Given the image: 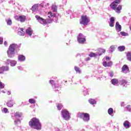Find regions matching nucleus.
<instances>
[{"label": "nucleus", "mask_w": 131, "mask_h": 131, "mask_svg": "<svg viewBox=\"0 0 131 131\" xmlns=\"http://www.w3.org/2000/svg\"><path fill=\"white\" fill-rule=\"evenodd\" d=\"M6 23L7 25L11 26L12 25V19L11 18H7L6 19Z\"/></svg>", "instance_id": "33"}, {"label": "nucleus", "mask_w": 131, "mask_h": 131, "mask_svg": "<svg viewBox=\"0 0 131 131\" xmlns=\"http://www.w3.org/2000/svg\"><path fill=\"white\" fill-rule=\"evenodd\" d=\"M105 60L106 61H108V60H110V57H108V56H106V58H105Z\"/></svg>", "instance_id": "52"}, {"label": "nucleus", "mask_w": 131, "mask_h": 131, "mask_svg": "<svg viewBox=\"0 0 131 131\" xmlns=\"http://www.w3.org/2000/svg\"><path fill=\"white\" fill-rule=\"evenodd\" d=\"M78 116L82 119L84 122H89L90 121V114L88 113H80L78 114Z\"/></svg>", "instance_id": "6"}, {"label": "nucleus", "mask_w": 131, "mask_h": 131, "mask_svg": "<svg viewBox=\"0 0 131 131\" xmlns=\"http://www.w3.org/2000/svg\"><path fill=\"white\" fill-rule=\"evenodd\" d=\"M4 72H5V71H4V69L2 67L0 68V74H3V73H4Z\"/></svg>", "instance_id": "43"}, {"label": "nucleus", "mask_w": 131, "mask_h": 131, "mask_svg": "<svg viewBox=\"0 0 131 131\" xmlns=\"http://www.w3.org/2000/svg\"><path fill=\"white\" fill-rule=\"evenodd\" d=\"M115 28L117 32H120L121 31V25L119 24L118 21H117L116 23Z\"/></svg>", "instance_id": "17"}, {"label": "nucleus", "mask_w": 131, "mask_h": 131, "mask_svg": "<svg viewBox=\"0 0 131 131\" xmlns=\"http://www.w3.org/2000/svg\"><path fill=\"white\" fill-rule=\"evenodd\" d=\"M45 5H46L45 2H42L40 4H34L32 7L31 10L32 11H33V12H36L38 11V7H41V8H43Z\"/></svg>", "instance_id": "9"}, {"label": "nucleus", "mask_w": 131, "mask_h": 131, "mask_svg": "<svg viewBox=\"0 0 131 131\" xmlns=\"http://www.w3.org/2000/svg\"><path fill=\"white\" fill-rule=\"evenodd\" d=\"M115 112L113 110V108H110L108 109L107 110V113L108 115H110V116H111L112 117H113V116H114V113Z\"/></svg>", "instance_id": "22"}, {"label": "nucleus", "mask_w": 131, "mask_h": 131, "mask_svg": "<svg viewBox=\"0 0 131 131\" xmlns=\"http://www.w3.org/2000/svg\"><path fill=\"white\" fill-rule=\"evenodd\" d=\"M17 68L18 70H23V68L21 66L17 67Z\"/></svg>", "instance_id": "49"}, {"label": "nucleus", "mask_w": 131, "mask_h": 131, "mask_svg": "<svg viewBox=\"0 0 131 131\" xmlns=\"http://www.w3.org/2000/svg\"><path fill=\"white\" fill-rule=\"evenodd\" d=\"M4 45L5 46V47H7L8 46V42L7 41H5Z\"/></svg>", "instance_id": "53"}, {"label": "nucleus", "mask_w": 131, "mask_h": 131, "mask_svg": "<svg viewBox=\"0 0 131 131\" xmlns=\"http://www.w3.org/2000/svg\"><path fill=\"white\" fill-rule=\"evenodd\" d=\"M7 0H2V2H6Z\"/></svg>", "instance_id": "56"}, {"label": "nucleus", "mask_w": 131, "mask_h": 131, "mask_svg": "<svg viewBox=\"0 0 131 131\" xmlns=\"http://www.w3.org/2000/svg\"><path fill=\"white\" fill-rule=\"evenodd\" d=\"M119 82L121 85H122L124 88H127V85H128V82L125 79H122L119 81Z\"/></svg>", "instance_id": "13"}, {"label": "nucleus", "mask_w": 131, "mask_h": 131, "mask_svg": "<svg viewBox=\"0 0 131 131\" xmlns=\"http://www.w3.org/2000/svg\"><path fill=\"white\" fill-rule=\"evenodd\" d=\"M109 76H111V77H113L114 74H113V72H110L109 73Z\"/></svg>", "instance_id": "45"}, {"label": "nucleus", "mask_w": 131, "mask_h": 131, "mask_svg": "<svg viewBox=\"0 0 131 131\" xmlns=\"http://www.w3.org/2000/svg\"><path fill=\"white\" fill-rule=\"evenodd\" d=\"M5 88V84L0 81V89H4Z\"/></svg>", "instance_id": "42"}, {"label": "nucleus", "mask_w": 131, "mask_h": 131, "mask_svg": "<svg viewBox=\"0 0 131 131\" xmlns=\"http://www.w3.org/2000/svg\"><path fill=\"white\" fill-rule=\"evenodd\" d=\"M111 82L113 85H116V86H117V85H118V80L117 79H112Z\"/></svg>", "instance_id": "25"}, {"label": "nucleus", "mask_w": 131, "mask_h": 131, "mask_svg": "<svg viewBox=\"0 0 131 131\" xmlns=\"http://www.w3.org/2000/svg\"><path fill=\"white\" fill-rule=\"evenodd\" d=\"M113 64V63H112V61H110L108 62H107L106 61H103L102 63V65L104 67H111V66H112Z\"/></svg>", "instance_id": "21"}, {"label": "nucleus", "mask_w": 131, "mask_h": 131, "mask_svg": "<svg viewBox=\"0 0 131 131\" xmlns=\"http://www.w3.org/2000/svg\"><path fill=\"white\" fill-rule=\"evenodd\" d=\"M122 104H123V102H122Z\"/></svg>", "instance_id": "58"}, {"label": "nucleus", "mask_w": 131, "mask_h": 131, "mask_svg": "<svg viewBox=\"0 0 131 131\" xmlns=\"http://www.w3.org/2000/svg\"><path fill=\"white\" fill-rule=\"evenodd\" d=\"M74 69L77 73H79V74H80V73H81V70H80V69L79 68H78L76 66H75Z\"/></svg>", "instance_id": "32"}, {"label": "nucleus", "mask_w": 131, "mask_h": 131, "mask_svg": "<svg viewBox=\"0 0 131 131\" xmlns=\"http://www.w3.org/2000/svg\"><path fill=\"white\" fill-rule=\"evenodd\" d=\"M120 0H115L110 5L111 8L114 10L117 14H120V12L122 9V6L118 5L119 4H120Z\"/></svg>", "instance_id": "3"}, {"label": "nucleus", "mask_w": 131, "mask_h": 131, "mask_svg": "<svg viewBox=\"0 0 131 131\" xmlns=\"http://www.w3.org/2000/svg\"><path fill=\"white\" fill-rule=\"evenodd\" d=\"M49 83L52 85L53 89H54L55 91H58L57 87L56 86V82L53 80H50Z\"/></svg>", "instance_id": "19"}, {"label": "nucleus", "mask_w": 131, "mask_h": 131, "mask_svg": "<svg viewBox=\"0 0 131 131\" xmlns=\"http://www.w3.org/2000/svg\"><path fill=\"white\" fill-rule=\"evenodd\" d=\"M62 4L66 5L67 4V0H62Z\"/></svg>", "instance_id": "47"}, {"label": "nucleus", "mask_w": 131, "mask_h": 131, "mask_svg": "<svg viewBox=\"0 0 131 131\" xmlns=\"http://www.w3.org/2000/svg\"><path fill=\"white\" fill-rule=\"evenodd\" d=\"M26 34H27V35H29V36H31V35H32V34L33 33V31L31 28H28L26 30Z\"/></svg>", "instance_id": "20"}, {"label": "nucleus", "mask_w": 131, "mask_h": 131, "mask_svg": "<svg viewBox=\"0 0 131 131\" xmlns=\"http://www.w3.org/2000/svg\"><path fill=\"white\" fill-rule=\"evenodd\" d=\"M6 65H10L11 67H14L17 65V61L15 60L7 59L5 61Z\"/></svg>", "instance_id": "12"}, {"label": "nucleus", "mask_w": 131, "mask_h": 131, "mask_svg": "<svg viewBox=\"0 0 131 131\" xmlns=\"http://www.w3.org/2000/svg\"><path fill=\"white\" fill-rule=\"evenodd\" d=\"M122 72H123V73H128V72H129V69H128V67H127V65L124 64L122 67Z\"/></svg>", "instance_id": "15"}, {"label": "nucleus", "mask_w": 131, "mask_h": 131, "mask_svg": "<svg viewBox=\"0 0 131 131\" xmlns=\"http://www.w3.org/2000/svg\"><path fill=\"white\" fill-rule=\"evenodd\" d=\"M57 9V6L55 5H53L52 7V10L53 11V12H56Z\"/></svg>", "instance_id": "36"}, {"label": "nucleus", "mask_w": 131, "mask_h": 131, "mask_svg": "<svg viewBox=\"0 0 131 131\" xmlns=\"http://www.w3.org/2000/svg\"><path fill=\"white\" fill-rule=\"evenodd\" d=\"M83 94H84V96H86V95H88V91H84L83 92Z\"/></svg>", "instance_id": "50"}, {"label": "nucleus", "mask_w": 131, "mask_h": 131, "mask_svg": "<svg viewBox=\"0 0 131 131\" xmlns=\"http://www.w3.org/2000/svg\"><path fill=\"white\" fill-rule=\"evenodd\" d=\"M90 60H91V58L90 57H87L85 59V61L86 62H88V61H90Z\"/></svg>", "instance_id": "48"}, {"label": "nucleus", "mask_w": 131, "mask_h": 131, "mask_svg": "<svg viewBox=\"0 0 131 131\" xmlns=\"http://www.w3.org/2000/svg\"><path fill=\"white\" fill-rule=\"evenodd\" d=\"M114 22H115V18H114V17H111L110 18L109 23L110 27H114Z\"/></svg>", "instance_id": "16"}, {"label": "nucleus", "mask_w": 131, "mask_h": 131, "mask_svg": "<svg viewBox=\"0 0 131 131\" xmlns=\"http://www.w3.org/2000/svg\"><path fill=\"white\" fill-rule=\"evenodd\" d=\"M15 104V102H14V99H12L11 98L10 100H8V102L6 103L7 106L9 107H12Z\"/></svg>", "instance_id": "14"}, {"label": "nucleus", "mask_w": 131, "mask_h": 131, "mask_svg": "<svg viewBox=\"0 0 131 131\" xmlns=\"http://www.w3.org/2000/svg\"><path fill=\"white\" fill-rule=\"evenodd\" d=\"M61 117L64 119V120L68 121L71 118L70 113L67 110H62L61 112Z\"/></svg>", "instance_id": "4"}, {"label": "nucleus", "mask_w": 131, "mask_h": 131, "mask_svg": "<svg viewBox=\"0 0 131 131\" xmlns=\"http://www.w3.org/2000/svg\"><path fill=\"white\" fill-rule=\"evenodd\" d=\"M26 59V58L23 55H19L18 57V61H20V62H24V61H25Z\"/></svg>", "instance_id": "24"}, {"label": "nucleus", "mask_w": 131, "mask_h": 131, "mask_svg": "<svg viewBox=\"0 0 131 131\" xmlns=\"http://www.w3.org/2000/svg\"><path fill=\"white\" fill-rule=\"evenodd\" d=\"M126 57L128 61H130L131 62V52H127Z\"/></svg>", "instance_id": "29"}, {"label": "nucleus", "mask_w": 131, "mask_h": 131, "mask_svg": "<svg viewBox=\"0 0 131 131\" xmlns=\"http://www.w3.org/2000/svg\"><path fill=\"white\" fill-rule=\"evenodd\" d=\"M10 94H11V92H10V91H8L7 92V95H8V96L10 95Z\"/></svg>", "instance_id": "55"}, {"label": "nucleus", "mask_w": 131, "mask_h": 131, "mask_svg": "<svg viewBox=\"0 0 131 131\" xmlns=\"http://www.w3.org/2000/svg\"><path fill=\"white\" fill-rule=\"evenodd\" d=\"M19 51H20V46L16 43L11 44L7 52L8 58H14L15 54L18 53Z\"/></svg>", "instance_id": "1"}, {"label": "nucleus", "mask_w": 131, "mask_h": 131, "mask_svg": "<svg viewBox=\"0 0 131 131\" xmlns=\"http://www.w3.org/2000/svg\"><path fill=\"white\" fill-rule=\"evenodd\" d=\"M3 42H4V38L0 37V45H3Z\"/></svg>", "instance_id": "44"}, {"label": "nucleus", "mask_w": 131, "mask_h": 131, "mask_svg": "<svg viewBox=\"0 0 131 131\" xmlns=\"http://www.w3.org/2000/svg\"><path fill=\"white\" fill-rule=\"evenodd\" d=\"M2 111L3 113H8L9 112H8V108L4 107L3 110H2Z\"/></svg>", "instance_id": "41"}, {"label": "nucleus", "mask_w": 131, "mask_h": 131, "mask_svg": "<svg viewBox=\"0 0 131 131\" xmlns=\"http://www.w3.org/2000/svg\"><path fill=\"white\" fill-rule=\"evenodd\" d=\"M56 16V14L52 12H49L48 13V18H55Z\"/></svg>", "instance_id": "26"}, {"label": "nucleus", "mask_w": 131, "mask_h": 131, "mask_svg": "<svg viewBox=\"0 0 131 131\" xmlns=\"http://www.w3.org/2000/svg\"><path fill=\"white\" fill-rule=\"evenodd\" d=\"M118 50L119 52H123L125 50V46H119L118 47Z\"/></svg>", "instance_id": "27"}, {"label": "nucleus", "mask_w": 131, "mask_h": 131, "mask_svg": "<svg viewBox=\"0 0 131 131\" xmlns=\"http://www.w3.org/2000/svg\"><path fill=\"white\" fill-rule=\"evenodd\" d=\"M13 119H14V121H15V120H16V118H15V119H14V118H13Z\"/></svg>", "instance_id": "57"}, {"label": "nucleus", "mask_w": 131, "mask_h": 131, "mask_svg": "<svg viewBox=\"0 0 131 131\" xmlns=\"http://www.w3.org/2000/svg\"><path fill=\"white\" fill-rule=\"evenodd\" d=\"M57 107L58 110H61V109L63 108V105H62V104L61 103H58L57 104Z\"/></svg>", "instance_id": "37"}, {"label": "nucleus", "mask_w": 131, "mask_h": 131, "mask_svg": "<svg viewBox=\"0 0 131 131\" xmlns=\"http://www.w3.org/2000/svg\"><path fill=\"white\" fill-rule=\"evenodd\" d=\"M115 51V46L112 45L110 47V53H113Z\"/></svg>", "instance_id": "31"}, {"label": "nucleus", "mask_w": 131, "mask_h": 131, "mask_svg": "<svg viewBox=\"0 0 131 131\" xmlns=\"http://www.w3.org/2000/svg\"><path fill=\"white\" fill-rule=\"evenodd\" d=\"M123 126L125 128H129L130 127V123L128 121L126 120L123 123Z\"/></svg>", "instance_id": "23"}, {"label": "nucleus", "mask_w": 131, "mask_h": 131, "mask_svg": "<svg viewBox=\"0 0 131 131\" xmlns=\"http://www.w3.org/2000/svg\"><path fill=\"white\" fill-rule=\"evenodd\" d=\"M2 68H3V70L4 71H9L10 70V68L8 66L2 67Z\"/></svg>", "instance_id": "40"}, {"label": "nucleus", "mask_w": 131, "mask_h": 131, "mask_svg": "<svg viewBox=\"0 0 131 131\" xmlns=\"http://www.w3.org/2000/svg\"><path fill=\"white\" fill-rule=\"evenodd\" d=\"M90 21H91V19L89 16L87 15H82L80 23V24L84 25V26H86V25L90 23Z\"/></svg>", "instance_id": "7"}, {"label": "nucleus", "mask_w": 131, "mask_h": 131, "mask_svg": "<svg viewBox=\"0 0 131 131\" xmlns=\"http://www.w3.org/2000/svg\"><path fill=\"white\" fill-rule=\"evenodd\" d=\"M120 34H121L122 36H128V33L125 32H121Z\"/></svg>", "instance_id": "38"}, {"label": "nucleus", "mask_w": 131, "mask_h": 131, "mask_svg": "<svg viewBox=\"0 0 131 131\" xmlns=\"http://www.w3.org/2000/svg\"><path fill=\"white\" fill-rule=\"evenodd\" d=\"M46 5H45L44 6H43V8H48V7H49L50 6V4L49 3H46Z\"/></svg>", "instance_id": "46"}, {"label": "nucleus", "mask_w": 131, "mask_h": 131, "mask_svg": "<svg viewBox=\"0 0 131 131\" xmlns=\"http://www.w3.org/2000/svg\"><path fill=\"white\" fill-rule=\"evenodd\" d=\"M124 110H126V111H131V107L130 105H127L125 108Z\"/></svg>", "instance_id": "39"}, {"label": "nucleus", "mask_w": 131, "mask_h": 131, "mask_svg": "<svg viewBox=\"0 0 131 131\" xmlns=\"http://www.w3.org/2000/svg\"><path fill=\"white\" fill-rule=\"evenodd\" d=\"M21 116L22 113L16 112L14 114V118L16 119V120H14V124H15V125H17V124H19V123H21V121L19 118H20Z\"/></svg>", "instance_id": "8"}, {"label": "nucleus", "mask_w": 131, "mask_h": 131, "mask_svg": "<svg viewBox=\"0 0 131 131\" xmlns=\"http://www.w3.org/2000/svg\"><path fill=\"white\" fill-rule=\"evenodd\" d=\"M35 18L36 20L39 22V23H40V24H42V25H47L48 23H52V20H48V19H45L41 17L39 15H35Z\"/></svg>", "instance_id": "5"}, {"label": "nucleus", "mask_w": 131, "mask_h": 131, "mask_svg": "<svg viewBox=\"0 0 131 131\" xmlns=\"http://www.w3.org/2000/svg\"><path fill=\"white\" fill-rule=\"evenodd\" d=\"M85 36L83 34L80 33L77 37V41L79 43L83 44L85 42Z\"/></svg>", "instance_id": "10"}, {"label": "nucleus", "mask_w": 131, "mask_h": 131, "mask_svg": "<svg viewBox=\"0 0 131 131\" xmlns=\"http://www.w3.org/2000/svg\"><path fill=\"white\" fill-rule=\"evenodd\" d=\"M89 57H91V58H93L94 57H97L98 54L97 53H93V52H91L89 54Z\"/></svg>", "instance_id": "34"}, {"label": "nucleus", "mask_w": 131, "mask_h": 131, "mask_svg": "<svg viewBox=\"0 0 131 131\" xmlns=\"http://www.w3.org/2000/svg\"><path fill=\"white\" fill-rule=\"evenodd\" d=\"M29 102L30 104H35V103H36V101L34 99L31 98V99H29Z\"/></svg>", "instance_id": "35"}, {"label": "nucleus", "mask_w": 131, "mask_h": 131, "mask_svg": "<svg viewBox=\"0 0 131 131\" xmlns=\"http://www.w3.org/2000/svg\"><path fill=\"white\" fill-rule=\"evenodd\" d=\"M29 125L31 128L37 129V130L41 129V123L39 121V119L35 117H34L30 120L29 122Z\"/></svg>", "instance_id": "2"}, {"label": "nucleus", "mask_w": 131, "mask_h": 131, "mask_svg": "<svg viewBox=\"0 0 131 131\" xmlns=\"http://www.w3.org/2000/svg\"><path fill=\"white\" fill-rule=\"evenodd\" d=\"M25 32H24V31H23V28L20 29V31H18V35H20L21 36H24Z\"/></svg>", "instance_id": "30"}, {"label": "nucleus", "mask_w": 131, "mask_h": 131, "mask_svg": "<svg viewBox=\"0 0 131 131\" xmlns=\"http://www.w3.org/2000/svg\"><path fill=\"white\" fill-rule=\"evenodd\" d=\"M106 52V50L102 48H99L98 50V52L96 53L97 56H101L104 53Z\"/></svg>", "instance_id": "18"}, {"label": "nucleus", "mask_w": 131, "mask_h": 131, "mask_svg": "<svg viewBox=\"0 0 131 131\" xmlns=\"http://www.w3.org/2000/svg\"><path fill=\"white\" fill-rule=\"evenodd\" d=\"M103 72V70H101V69H98V73H102Z\"/></svg>", "instance_id": "51"}, {"label": "nucleus", "mask_w": 131, "mask_h": 131, "mask_svg": "<svg viewBox=\"0 0 131 131\" xmlns=\"http://www.w3.org/2000/svg\"><path fill=\"white\" fill-rule=\"evenodd\" d=\"M89 102L91 105H96L97 104V101L94 99H90L89 100Z\"/></svg>", "instance_id": "28"}, {"label": "nucleus", "mask_w": 131, "mask_h": 131, "mask_svg": "<svg viewBox=\"0 0 131 131\" xmlns=\"http://www.w3.org/2000/svg\"><path fill=\"white\" fill-rule=\"evenodd\" d=\"M1 93H3V94H6V92H5V91L4 90H2L1 92H0V94Z\"/></svg>", "instance_id": "54"}, {"label": "nucleus", "mask_w": 131, "mask_h": 131, "mask_svg": "<svg viewBox=\"0 0 131 131\" xmlns=\"http://www.w3.org/2000/svg\"><path fill=\"white\" fill-rule=\"evenodd\" d=\"M14 19H15L16 21H19L23 23V22H25V20H26V16L25 15H16L14 16Z\"/></svg>", "instance_id": "11"}]
</instances>
